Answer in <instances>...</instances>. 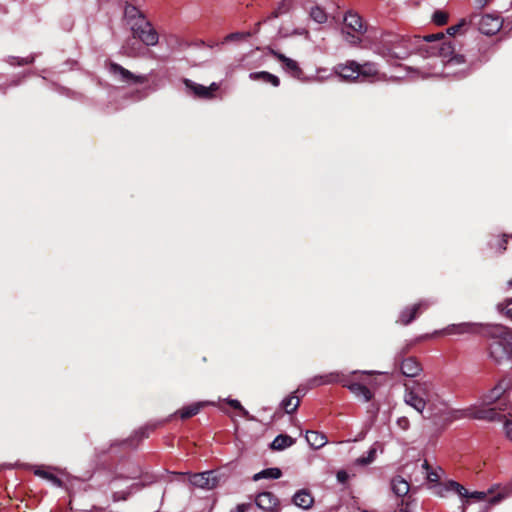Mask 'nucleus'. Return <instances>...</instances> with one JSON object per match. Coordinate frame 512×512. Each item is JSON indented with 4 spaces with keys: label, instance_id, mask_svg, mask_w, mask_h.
<instances>
[{
    "label": "nucleus",
    "instance_id": "obj_1",
    "mask_svg": "<svg viewBox=\"0 0 512 512\" xmlns=\"http://www.w3.org/2000/svg\"><path fill=\"white\" fill-rule=\"evenodd\" d=\"M493 339L490 344V357L498 364L512 363V330L495 325L490 331Z\"/></svg>",
    "mask_w": 512,
    "mask_h": 512
},
{
    "label": "nucleus",
    "instance_id": "obj_2",
    "mask_svg": "<svg viewBox=\"0 0 512 512\" xmlns=\"http://www.w3.org/2000/svg\"><path fill=\"white\" fill-rule=\"evenodd\" d=\"M431 55L438 54L442 58H448L444 64L445 76H457L465 72L464 68L454 70L458 65H464L465 59L462 55L454 54V47L451 42L443 41L429 47Z\"/></svg>",
    "mask_w": 512,
    "mask_h": 512
},
{
    "label": "nucleus",
    "instance_id": "obj_3",
    "mask_svg": "<svg viewBox=\"0 0 512 512\" xmlns=\"http://www.w3.org/2000/svg\"><path fill=\"white\" fill-rule=\"evenodd\" d=\"M495 414L493 409H481L474 405L464 409H449L446 407L440 411L439 416L444 423L450 424L465 418L493 420Z\"/></svg>",
    "mask_w": 512,
    "mask_h": 512
},
{
    "label": "nucleus",
    "instance_id": "obj_4",
    "mask_svg": "<svg viewBox=\"0 0 512 512\" xmlns=\"http://www.w3.org/2000/svg\"><path fill=\"white\" fill-rule=\"evenodd\" d=\"M432 395L433 385L430 382H418L411 388H406L404 402L417 412L423 413L427 403L431 401Z\"/></svg>",
    "mask_w": 512,
    "mask_h": 512
},
{
    "label": "nucleus",
    "instance_id": "obj_5",
    "mask_svg": "<svg viewBox=\"0 0 512 512\" xmlns=\"http://www.w3.org/2000/svg\"><path fill=\"white\" fill-rule=\"evenodd\" d=\"M311 382L315 386L330 383H342L344 387H347L356 397L362 399L364 402H368L372 398V392L364 384L359 382H348L338 373L318 376L313 378Z\"/></svg>",
    "mask_w": 512,
    "mask_h": 512
},
{
    "label": "nucleus",
    "instance_id": "obj_6",
    "mask_svg": "<svg viewBox=\"0 0 512 512\" xmlns=\"http://www.w3.org/2000/svg\"><path fill=\"white\" fill-rule=\"evenodd\" d=\"M391 44L389 48H383L379 51L384 57L396 59H404L415 51H419L418 44L414 37L395 36L393 39L386 41Z\"/></svg>",
    "mask_w": 512,
    "mask_h": 512
},
{
    "label": "nucleus",
    "instance_id": "obj_7",
    "mask_svg": "<svg viewBox=\"0 0 512 512\" xmlns=\"http://www.w3.org/2000/svg\"><path fill=\"white\" fill-rule=\"evenodd\" d=\"M130 29L133 38L139 39L146 46H155L158 43V33L147 19L140 20V23H135Z\"/></svg>",
    "mask_w": 512,
    "mask_h": 512
},
{
    "label": "nucleus",
    "instance_id": "obj_8",
    "mask_svg": "<svg viewBox=\"0 0 512 512\" xmlns=\"http://www.w3.org/2000/svg\"><path fill=\"white\" fill-rule=\"evenodd\" d=\"M448 491H454L461 497L472 498L478 501L485 500L487 496V493L485 492H468L464 486L453 480H450L443 485H439L437 487L436 494L439 495L440 497H444L446 495V492Z\"/></svg>",
    "mask_w": 512,
    "mask_h": 512
},
{
    "label": "nucleus",
    "instance_id": "obj_9",
    "mask_svg": "<svg viewBox=\"0 0 512 512\" xmlns=\"http://www.w3.org/2000/svg\"><path fill=\"white\" fill-rule=\"evenodd\" d=\"M471 22L477 25L479 31L485 35H493L502 27L501 18L491 14L475 15L471 18Z\"/></svg>",
    "mask_w": 512,
    "mask_h": 512
},
{
    "label": "nucleus",
    "instance_id": "obj_10",
    "mask_svg": "<svg viewBox=\"0 0 512 512\" xmlns=\"http://www.w3.org/2000/svg\"><path fill=\"white\" fill-rule=\"evenodd\" d=\"M189 481L195 487L211 490L218 485L219 479L214 471H206L191 474Z\"/></svg>",
    "mask_w": 512,
    "mask_h": 512
},
{
    "label": "nucleus",
    "instance_id": "obj_11",
    "mask_svg": "<svg viewBox=\"0 0 512 512\" xmlns=\"http://www.w3.org/2000/svg\"><path fill=\"white\" fill-rule=\"evenodd\" d=\"M273 55L279 62H281L282 68L288 74H290L293 78H296L298 80H304V73L297 61L279 52H274Z\"/></svg>",
    "mask_w": 512,
    "mask_h": 512
},
{
    "label": "nucleus",
    "instance_id": "obj_12",
    "mask_svg": "<svg viewBox=\"0 0 512 512\" xmlns=\"http://www.w3.org/2000/svg\"><path fill=\"white\" fill-rule=\"evenodd\" d=\"M184 84L193 94L199 98L210 99L213 98L214 92L219 89V85L213 82L210 86H203L197 84L189 79L184 80Z\"/></svg>",
    "mask_w": 512,
    "mask_h": 512
},
{
    "label": "nucleus",
    "instance_id": "obj_13",
    "mask_svg": "<svg viewBox=\"0 0 512 512\" xmlns=\"http://www.w3.org/2000/svg\"><path fill=\"white\" fill-rule=\"evenodd\" d=\"M110 72L119 77V79L123 82H126V83H129V84H133V83H145L147 81V77L146 76H137V75H134L133 73H131L129 70L125 69L124 67L116 64V63H112L110 64Z\"/></svg>",
    "mask_w": 512,
    "mask_h": 512
},
{
    "label": "nucleus",
    "instance_id": "obj_14",
    "mask_svg": "<svg viewBox=\"0 0 512 512\" xmlns=\"http://www.w3.org/2000/svg\"><path fill=\"white\" fill-rule=\"evenodd\" d=\"M255 503L257 507L266 512H274L279 505L277 497L271 492L259 493L256 496Z\"/></svg>",
    "mask_w": 512,
    "mask_h": 512
},
{
    "label": "nucleus",
    "instance_id": "obj_15",
    "mask_svg": "<svg viewBox=\"0 0 512 512\" xmlns=\"http://www.w3.org/2000/svg\"><path fill=\"white\" fill-rule=\"evenodd\" d=\"M334 70L336 74L345 80H355L359 78V64L355 61L338 64Z\"/></svg>",
    "mask_w": 512,
    "mask_h": 512
},
{
    "label": "nucleus",
    "instance_id": "obj_16",
    "mask_svg": "<svg viewBox=\"0 0 512 512\" xmlns=\"http://www.w3.org/2000/svg\"><path fill=\"white\" fill-rule=\"evenodd\" d=\"M359 78L362 81H377L380 80L378 69L374 63H365L359 65Z\"/></svg>",
    "mask_w": 512,
    "mask_h": 512
},
{
    "label": "nucleus",
    "instance_id": "obj_17",
    "mask_svg": "<svg viewBox=\"0 0 512 512\" xmlns=\"http://www.w3.org/2000/svg\"><path fill=\"white\" fill-rule=\"evenodd\" d=\"M400 369L402 374L407 377H416L422 370L421 365L412 357L404 359L400 364Z\"/></svg>",
    "mask_w": 512,
    "mask_h": 512
},
{
    "label": "nucleus",
    "instance_id": "obj_18",
    "mask_svg": "<svg viewBox=\"0 0 512 512\" xmlns=\"http://www.w3.org/2000/svg\"><path fill=\"white\" fill-rule=\"evenodd\" d=\"M344 24L347 28L351 29L356 33L362 34L365 32V28L363 26L361 17L354 12H347V14L344 17Z\"/></svg>",
    "mask_w": 512,
    "mask_h": 512
},
{
    "label": "nucleus",
    "instance_id": "obj_19",
    "mask_svg": "<svg viewBox=\"0 0 512 512\" xmlns=\"http://www.w3.org/2000/svg\"><path fill=\"white\" fill-rule=\"evenodd\" d=\"M426 307H427L426 302H419V303L411 306L410 308L403 310L400 314L399 321L404 325L411 323L416 318L419 311L422 308H426Z\"/></svg>",
    "mask_w": 512,
    "mask_h": 512
},
{
    "label": "nucleus",
    "instance_id": "obj_20",
    "mask_svg": "<svg viewBox=\"0 0 512 512\" xmlns=\"http://www.w3.org/2000/svg\"><path fill=\"white\" fill-rule=\"evenodd\" d=\"M124 16L130 28L133 27L135 23H140V20H146L142 12L133 5H126Z\"/></svg>",
    "mask_w": 512,
    "mask_h": 512
},
{
    "label": "nucleus",
    "instance_id": "obj_21",
    "mask_svg": "<svg viewBox=\"0 0 512 512\" xmlns=\"http://www.w3.org/2000/svg\"><path fill=\"white\" fill-rule=\"evenodd\" d=\"M313 502L314 499L307 490H300L293 496V503L302 509H309Z\"/></svg>",
    "mask_w": 512,
    "mask_h": 512
},
{
    "label": "nucleus",
    "instance_id": "obj_22",
    "mask_svg": "<svg viewBox=\"0 0 512 512\" xmlns=\"http://www.w3.org/2000/svg\"><path fill=\"white\" fill-rule=\"evenodd\" d=\"M305 438L314 449H320L327 443L326 435L318 431H307Z\"/></svg>",
    "mask_w": 512,
    "mask_h": 512
},
{
    "label": "nucleus",
    "instance_id": "obj_23",
    "mask_svg": "<svg viewBox=\"0 0 512 512\" xmlns=\"http://www.w3.org/2000/svg\"><path fill=\"white\" fill-rule=\"evenodd\" d=\"M249 78L251 80H262L263 82L270 83L274 87L280 84V80L277 76L266 71L252 72L249 74Z\"/></svg>",
    "mask_w": 512,
    "mask_h": 512
},
{
    "label": "nucleus",
    "instance_id": "obj_24",
    "mask_svg": "<svg viewBox=\"0 0 512 512\" xmlns=\"http://www.w3.org/2000/svg\"><path fill=\"white\" fill-rule=\"evenodd\" d=\"M443 38H444V35L442 33L430 34L423 38L415 36V42H417L419 51H421V50H428L427 45L429 43H436V44L440 43L439 41Z\"/></svg>",
    "mask_w": 512,
    "mask_h": 512
},
{
    "label": "nucleus",
    "instance_id": "obj_25",
    "mask_svg": "<svg viewBox=\"0 0 512 512\" xmlns=\"http://www.w3.org/2000/svg\"><path fill=\"white\" fill-rule=\"evenodd\" d=\"M294 439L288 435H278L271 443L273 450H284L294 444Z\"/></svg>",
    "mask_w": 512,
    "mask_h": 512
},
{
    "label": "nucleus",
    "instance_id": "obj_26",
    "mask_svg": "<svg viewBox=\"0 0 512 512\" xmlns=\"http://www.w3.org/2000/svg\"><path fill=\"white\" fill-rule=\"evenodd\" d=\"M392 490L399 497L405 496L409 492V484L402 477H396L392 480Z\"/></svg>",
    "mask_w": 512,
    "mask_h": 512
},
{
    "label": "nucleus",
    "instance_id": "obj_27",
    "mask_svg": "<svg viewBox=\"0 0 512 512\" xmlns=\"http://www.w3.org/2000/svg\"><path fill=\"white\" fill-rule=\"evenodd\" d=\"M282 475V472L279 468H267V469H264L258 473H256L254 476H253V480L254 481H258L260 479H278L280 478Z\"/></svg>",
    "mask_w": 512,
    "mask_h": 512
},
{
    "label": "nucleus",
    "instance_id": "obj_28",
    "mask_svg": "<svg viewBox=\"0 0 512 512\" xmlns=\"http://www.w3.org/2000/svg\"><path fill=\"white\" fill-rule=\"evenodd\" d=\"M506 386L503 383L497 384L488 395H486L483 399V403L486 405H490L495 402L505 391Z\"/></svg>",
    "mask_w": 512,
    "mask_h": 512
},
{
    "label": "nucleus",
    "instance_id": "obj_29",
    "mask_svg": "<svg viewBox=\"0 0 512 512\" xmlns=\"http://www.w3.org/2000/svg\"><path fill=\"white\" fill-rule=\"evenodd\" d=\"M299 404H300L299 398L292 394V395L286 397L285 399H283L281 406L286 411V413L290 414L297 410V408L299 407Z\"/></svg>",
    "mask_w": 512,
    "mask_h": 512
},
{
    "label": "nucleus",
    "instance_id": "obj_30",
    "mask_svg": "<svg viewBox=\"0 0 512 512\" xmlns=\"http://www.w3.org/2000/svg\"><path fill=\"white\" fill-rule=\"evenodd\" d=\"M310 18L318 24H323L327 21V13L319 6H314L310 9Z\"/></svg>",
    "mask_w": 512,
    "mask_h": 512
},
{
    "label": "nucleus",
    "instance_id": "obj_31",
    "mask_svg": "<svg viewBox=\"0 0 512 512\" xmlns=\"http://www.w3.org/2000/svg\"><path fill=\"white\" fill-rule=\"evenodd\" d=\"M293 7V0H281L276 9L273 11V17L277 18L280 15L288 13Z\"/></svg>",
    "mask_w": 512,
    "mask_h": 512
},
{
    "label": "nucleus",
    "instance_id": "obj_32",
    "mask_svg": "<svg viewBox=\"0 0 512 512\" xmlns=\"http://www.w3.org/2000/svg\"><path fill=\"white\" fill-rule=\"evenodd\" d=\"M512 494V487L511 486H508V487H504L500 492L497 493V495L493 496L490 500H489V503L491 505H495V504H498L499 502H501L503 499L509 497L510 495Z\"/></svg>",
    "mask_w": 512,
    "mask_h": 512
},
{
    "label": "nucleus",
    "instance_id": "obj_33",
    "mask_svg": "<svg viewBox=\"0 0 512 512\" xmlns=\"http://www.w3.org/2000/svg\"><path fill=\"white\" fill-rule=\"evenodd\" d=\"M35 474L41 478L48 480L54 486L61 487V485H62V481L58 477L53 475L52 473H49L44 470H36Z\"/></svg>",
    "mask_w": 512,
    "mask_h": 512
},
{
    "label": "nucleus",
    "instance_id": "obj_34",
    "mask_svg": "<svg viewBox=\"0 0 512 512\" xmlns=\"http://www.w3.org/2000/svg\"><path fill=\"white\" fill-rule=\"evenodd\" d=\"M201 408V404L200 403H196V404H192L186 408H183L181 411H180V417L182 419H186V418H189L191 416H194L196 415L199 410Z\"/></svg>",
    "mask_w": 512,
    "mask_h": 512
},
{
    "label": "nucleus",
    "instance_id": "obj_35",
    "mask_svg": "<svg viewBox=\"0 0 512 512\" xmlns=\"http://www.w3.org/2000/svg\"><path fill=\"white\" fill-rule=\"evenodd\" d=\"M6 61L12 66H15V65L23 66V65H28V64L32 63L34 61V57L28 56L25 58H19V57H15V56H9Z\"/></svg>",
    "mask_w": 512,
    "mask_h": 512
},
{
    "label": "nucleus",
    "instance_id": "obj_36",
    "mask_svg": "<svg viewBox=\"0 0 512 512\" xmlns=\"http://www.w3.org/2000/svg\"><path fill=\"white\" fill-rule=\"evenodd\" d=\"M375 456H376V448L375 447H371L368 451V455L365 456V457H359L355 460V464L356 465H368L370 463H372L375 459Z\"/></svg>",
    "mask_w": 512,
    "mask_h": 512
},
{
    "label": "nucleus",
    "instance_id": "obj_37",
    "mask_svg": "<svg viewBox=\"0 0 512 512\" xmlns=\"http://www.w3.org/2000/svg\"><path fill=\"white\" fill-rule=\"evenodd\" d=\"M471 327L472 325L471 324H468V323H463V324H459V325H453L451 327H449L447 329V333L449 334H453V333H457V334H462V333H467L471 330Z\"/></svg>",
    "mask_w": 512,
    "mask_h": 512
},
{
    "label": "nucleus",
    "instance_id": "obj_38",
    "mask_svg": "<svg viewBox=\"0 0 512 512\" xmlns=\"http://www.w3.org/2000/svg\"><path fill=\"white\" fill-rule=\"evenodd\" d=\"M226 402L233 407L234 409L239 410L242 417L250 418L249 412L241 405V403L236 399H227Z\"/></svg>",
    "mask_w": 512,
    "mask_h": 512
},
{
    "label": "nucleus",
    "instance_id": "obj_39",
    "mask_svg": "<svg viewBox=\"0 0 512 512\" xmlns=\"http://www.w3.org/2000/svg\"><path fill=\"white\" fill-rule=\"evenodd\" d=\"M433 22L437 25H444L448 20V14L444 11H435L432 16Z\"/></svg>",
    "mask_w": 512,
    "mask_h": 512
},
{
    "label": "nucleus",
    "instance_id": "obj_40",
    "mask_svg": "<svg viewBox=\"0 0 512 512\" xmlns=\"http://www.w3.org/2000/svg\"><path fill=\"white\" fill-rule=\"evenodd\" d=\"M498 310L504 311V314L512 319V298L506 301L505 306L503 304H499Z\"/></svg>",
    "mask_w": 512,
    "mask_h": 512
},
{
    "label": "nucleus",
    "instance_id": "obj_41",
    "mask_svg": "<svg viewBox=\"0 0 512 512\" xmlns=\"http://www.w3.org/2000/svg\"><path fill=\"white\" fill-rule=\"evenodd\" d=\"M247 36H249V33H241V32L231 33V34H228L224 38V42H230V41H236V40L244 39Z\"/></svg>",
    "mask_w": 512,
    "mask_h": 512
},
{
    "label": "nucleus",
    "instance_id": "obj_42",
    "mask_svg": "<svg viewBox=\"0 0 512 512\" xmlns=\"http://www.w3.org/2000/svg\"><path fill=\"white\" fill-rule=\"evenodd\" d=\"M423 468L427 471V479L430 482H437L439 480V474L436 471H429V465L427 461L424 462Z\"/></svg>",
    "mask_w": 512,
    "mask_h": 512
},
{
    "label": "nucleus",
    "instance_id": "obj_43",
    "mask_svg": "<svg viewBox=\"0 0 512 512\" xmlns=\"http://www.w3.org/2000/svg\"><path fill=\"white\" fill-rule=\"evenodd\" d=\"M397 425L402 430H407L409 428V420L407 417H400L397 420Z\"/></svg>",
    "mask_w": 512,
    "mask_h": 512
},
{
    "label": "nucleus",
    "instance_id": "obj_44",
    "mask_svg": "<svg viewBox=\"0 0 512 512\" xmlns=\"http://www.w3.org/2000/svg\"><path fill=\"white\" fill-rule=\"evenodd\" d=\"M506 436L512 441V418L505 422Z\"/></svg>",
    "mask_w": 512,
    "mask_h": 512
},
{
    "label": "nucleus",
    "instance_id": "obj_45",
    "mask_svg": "<svg viewBox=\"0 0 512 512\" xmlns=\"http://www.w3.org/2000/svg\"><path fill=\"white\" fill-rule=\"evenodd\" d=\"M348 473L344 470H340L337 472V480L340 483H345L348 480Z\"/></svg>",
    "mask_w": 512,
    "mask_h": 512
},
{
    "label": "nucleus",
    "instance_id": "obj_46",
    "mask_svg": "<svg viewBox=\"0 0 512 512\" xmlns=\"http://www.w3.org/2000/svg\"><path fill=\"white\" fill-rule=\"evenodd\" d=\"M462 25H463V22H461V23H459V24H457V25H454V26L449 27V28L447 29V33H448L449 35H455V34L459 31V29L461 28V26H462Z\"/></svg>",
    "mask_w": 512,
    "mask_h": 512
},
{
    "label": "nucleus",
    "instance_id": "obj_47",
    "mask_svg": "<svg viewBox=\"0 0 512 512\" xmlns=\"http://www.w3.org/2000/svg\"><path fill=\"white\" fill-rule=\"evenodd\" d=\"M249 504H239L236 506V508H234L233 510H231L230 512H246L249 508Z\"/></svg>",
    "mask_w": 512,
    "mask_h": 512
},
{
    "label": "nucleus",
    "instance_id": "obj_48",
    "mask_svg": "<svg viewBox=\"0 0 512 512\" xmlns=\"http://www.w3.org/2000/svg\"><path fill=\"white\" fill-rule=\"evenodd\" d=\"M347 41L353 45H356L360 42V39L359 37H356L354 35H350V33H348V37L346 38Z\"/></svg>",
    "mask_w": 512,
    "mask_h": 512
},
{
    "label": "nucleus",
    "instance_id": "obj_49",
    "mask_svg": "<svg viewBox=\"0 0 512 512\" xmlns=\"http://www.w3.org/2000/svg\"><path fill=\"white\" fill-rule=\"evenodd\" d=\"M488 2H489V0H476L475 1L476 6L479 8H483Z\"/></svg>",
    "mask_w": 512,
    "mask_h": 512
},
{
    "label": "nucleus",
    "instance_id": "obj_50",
    "mask_svg": "<svg viewBox=\"0 0 512 512\" xmlns=\"http://www.w3.org/2000/svg\"><path fill=\"white\" fill-rule=\"evenodd\" d=\"M468 504H469L468 500L463 501V511L462 512H465V509Z\"/></svg>",
    "mask_w": 512,
    "mask_h": 512
},
{
    "label": "nucleus",
    "instance_id": "obj_51",
    "mask_svg": "<svg viewBox=\"0 0 512 512\" xmlns=\"http://www.w3.org/2000/svg\"><path fill=\"white\" fill-rule=\"evenodd\" d=\"M503 243L505 244L507 242V239L510 237V235L504 234Z\"/></svg>",
    "mask_w": 512,
    "mask_h": 512
},
{
    "label": "nucleus",
    "instance_id": "obj_52",
    "mask_svg": "<svg viewBox=\"0 0 512 512\" xmlns=\"http://www.w3.org/2000/svg\"><path fill=\"white\" fill-rule=\"evenodd\" d=\"M126 52H127V54H129V55H133V54H134L132 50H127Z\"/></svg>",
    "mask_w": 512,
    "mask_h": 512
},
{
    "label": "nucleus",
    "instance_id": "obj_53",
    "mask_svg": "<svg viewBox=\"0 0 512 512\" xmlns=\"http://www.w3.org/2000/svg\"><path fill=\"white\" fill-rule=\"evenodd\" d=\"M508 286L512 287V279L508 281Z\"/></svg>",
    "mask_w": 512,
    "mask_h": 512
},
{
    "label": "nucleus",
    "instance_id": "obj_54",
    "mask_svg": "<svg viewBox=\"0 0 512 512\" xmlns=\"http://www.w3.org/2000/svg\"><path fill=\"white\" fill-rule=\"evenodd\" d=\"M436 415H437V414H435V416H436ZM433 416H434V414H433V413H430L427 417H428V418H431V417H433Z\"/></svg>",
    "mask_w": 512,
    "mask_h": 512
}]
</instances>
